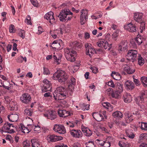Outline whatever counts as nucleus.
<instances>
[{
    "mask_svg": "<svg viewBox=\"0 0 147 147\" xmlns=\"http://www.w3.org/2000/svg\"><path fill=\"white\" fill-rule=\"evenodd\" d=\"M88 11L86 9H83L81 11L80 16V23L81 25H83L88 19Z\"/></svg>",
    "mask_w": 147,
    "mask_h": 147,
    "instance_id": "nucleus-9",
    "label": "nucleus"
},
{
    "mask_svg": "<svg viewBox=\"0 0 147 147\" xmlns=\"http://www.w3.org/2000/svg\"><path fill=\"white\" fill-rule=\"evenodd\" d=\"M92 115L93 118L98 121H100L104 119L103 116L101 113H92Z\"/></svg>",
    "mask_w": 147,
    "mask_h": 147,
    "instance_id": "nucleus-26",
    "label": "nucleus"
},
{
    "mask_svg": "<svg viewBox=\"0 0 147 147\" xmlns=\"http://www.w3.org/2000/svg\"><path fill=\"white\" fill-rule=\"evenodd\" d=\"M125 88L127 90H131L135 88V85L134 83L130 80H127L125 82Z\"/></svg>",
    "mask_w": 147,
    "mask_h": 147,
    "instance_id": "nucleus-24",
    "label": "nucleus"
},
{
    "mask_svg": "<svg viewBox=\"0 0 147 147\" xmlns=\"http://www.w3.org/2000/svg\"><path fill=\"white\" fill-rule=\"evenodd\" d=\"M140 140H147V134H141L139 137Z\"/></svg>",
    "mask_w": 147,
    "mask_h": 147,
    "instance_id": "nucleus-46",
    "label": "nucleus"
},
{
    "mask_svg": "<svg viewBox=\"0 0 147 147\" xmlns=\"http://www.w3.org/2000/svg\"><path fill=\"white\" fill-rule=\"evenodd\" d=\"M20 98L22 102L25 104H28L30 101L31 98L29 94L24 93L22 94Z\"/></svg>",
    "mask_w": 147,
    "mask_h": 147,
    "instance_id": "nucleus-15",
    "label": "nucleus"
},
{
    "mask_svg": "<svg viewBox=\"0 0 147 147\" xmlns=\"http://www.w3.org/2000/svg\"><path fill=\"white\" fill-rule=\"evenodd\" d=\"M62 56V55L60 52L54 53L53 55L54 62L57 64H59L61 62V59Z\"/></svg>",
    "mask_w": 147,
    "mask_h": 147,
    "instance_id": "nucleus-19",
    "label": "nucleus"
},
{
    "mask_svg": "<svg viewBox=\"0 0 147 147\" xmlns=\"http://www.w3.org/2000/svg\"><path fill=\"white\" fill-rule=\"evenodd\" d=\"M69 77L65 71L59 69L53 74L52 78L54 80H58L59 82L64 83Z\"/></svg>",
    "mask_w": 147,
    "mask_h": 147,
    "instance_id": "nucleus-1",
    "label": "nucleus"
},
{
    "mask_svg": "<svg viewBox=\"0 0 147 147\" xmlns=\"http://www.w3.org/2000/svg\"><path fill=\"white\" fill-rule=\"evenodd\" d=\"M141 81L144 87H147V77L143 76L141 78Z\"/></svg>",
    "mask_w": 147,
    "mask_h": 147,
    "instance_id": "nucleus-40",
    "label": "nucleus"
},
{
    "mask_svg": "<svg viewBox=\"0 0 147 147\" xmlns=\"http://www.w3.org/2000/svg\"><path fill=\"white\" fill-rule=\"evenodd\" d=\"M54 97L55 100H62L68 96L66 89L62 87L57 88L53 93Z\"/></svg>",
    "mask_w": 147,
    "mask_h": 147,
    "instance_id": "nucleus-2",
    "label": "nucleus"
},
{
    "mask_svg": "<svg viewBox=\"0 0 147 147\" xmlns=\"http://www.w3.org/2000/svg\"><path fill=\"white\" fill-rule=\"evenodd\" d=\"M38 110L40 112H42L45 110V107L43 106L40 105L38 106Z\"/></svg>",
    "mask_w": 147,
    "mask_h": 147,
    "instance_id": "nucleus-58",
    "label": "nucleus"
},
{
    "mask_svg": "<svg viewBox=\"0 0 147 147\" xmlns=\"http://www.w3.org/2000/svg\"><path fill=\"white\" fill-rule=\"evenodd\" d=\"M141 128L142 130L147 131V123L142 122Z\"/></svg>",
    "mask_w": 147,
    "mask_h": 147,
    "instance_id": "nucleus-43",
    "label": "nucleus"
},
{
    "mask_svg": "<svg viewBox=\"0 0 147 147\" xmlns=\"http://www.w3.org/2000/svg\"><path fill=\"white\" fill-rule=\"evenodd\" d=\"M86 144V147H95L94 142L93 141H89Z\"/></svg>",
    "mask_w": 147,
    "mask_h": 147,
    "instance_id": "nucleus-44",
    "label": "nucleus"
},
{
    "mask_svg": "<svg viewBox=\"0 0 147 147\" xmlns=\"http://www.w3.org/2000/svg\"><path fill=\"white\" fill-rule=\"evenodd\" d=\"M127 49V42H122L119 45L118 50L119 53L123 52Z\"/></svg>",
    "mask_w": 147,
    "mask_h": 147,
    "instance_id": "nucleus-22",
    "label": "nucleus"
},
{
    "mask_svg": "<svg viewBox=\"0 0 147 147\" xmlns=\"http://www.w3.org/2000/svg\"><path fill=\"white\" fill-rule=\"evenodd\" d=\"M90 69L92 72L94 74H96L98 72V69L95 67H91L90 68Z\"/></svg>",
    "mask_w": 147,
    "mask_h": 147,
    "instance_id": "nucleus-53",
    "label": "nucleus"
},
{
    "mask_svg": "<svg viewBox=\"0 0 147 147\" xmlns=\"http://www.w3.org/2000/svg\"><path fill=\"white\" fill-rule=\"evenodd\" d=\"M64 51L65 56L67 60L71 62L75 61L74 56L76 54V53L75 51L72 49L66 48L64 49Z\"/></svg>",
    "mask_w": 147,
    "mask_h": 147,
    "instance_id": "nucleus-4",
    "label": "nucleus"
},
{
    "mask_svg": "<svg viewBox=\"0 0 147 147\" xmlns=\"http://www.w3.org/2000/svg\"><path fill=\"white\" fill-rule=\"evenodd\" d=\"M112 44L111 43L109 44L108 43V45L107 46H104V49H107L109 50L112 47Z\"/></svg>",
    "mask_w": 147,
    "mask_h": 147,
    "instance_id": "nucleus-59",
    "label": "nucleus"
},
{
    "mask_svg": "<svg viewBox=\"0 0 147 147\" xmlns=\"http://www.w3.org/2000/svg\"><path fill=\"white\" fill-rule=\"evenodd\" d=\"M62 41L61 40L59 41L55 40L51 45V47L56 50H60L63 48V47H61L62 45Z\"/></svg>",
    "mask_w": 147,
    "mask_h": 147,
    "instance_id": "nucleus-13",
    "label": "nucleus"
},
{
    "mask_svg": "<svg viewBox=\"0 0 147 147\" xmlns=\"http://www.w3.org/2000/svg\"><path fill=\"white\" fill-rule=\"evenodd\" d=\"M114 141V138L111 136H109L107 137L105 141L102 142H100L99 144L104 147H110L111 144L113 143Z\"/></svg>",
    "mask_w": 147,
    "mask_h": 147,
    "instance_id": "nucleus-6",
    "label": "nucleus"
},
{
    "mask_svg": "<svg viewBox=\"0 0 147 147\" xmlns=\"http://www.w3.org/2000/svg\"><path fill=\"white\" fill-rule=\"evenodd\" d=\"M139 97L143 98V99H144V98H146L145 91H143L141 93V95L140 96H139Z\"/></svg>",
    "mask_w": 147,
    "mask_h": 147,
    "instance_id": "nucleus-64",
    "label": "nucleus"
},
{
    "mask_svg": "<svg viewBox=\"0 0 147 147\" xmlns=\"http://www.w3.org/2000/svg\"><path fill=\"white\" fill-rule=\"evenodd\" d=\"M53 129L55 131L60 134H64L66 132L65 129L63 125L55 124L54 126Z\"/></svg>",
    "mask_w": 147,
    "mask_h": 147,
    "instance_id": "nucleus-12",
    "label": "nucleus"
},
{
    "mask_svg": "<svg viewBox=\"0 0 147 147\" xmlns=\"http://www.w3.org/2000/svg\"><path fill=\"white\" fill-rule=\"evenodd\" d=\"M104 44V40L100 41L97 43V45L99 47H103Z\"/></svg>",
    "mask_w": 147,
    "mask_h": 147,
    "instance_id": "nucleus-55",
    "label": "nucleus"
},
{
    "mask_svg": "<svg viewBox=\"0 0 147 147\" xmlns=\"http://www.w3.org/2000/svg\"><path fill=\"white\" fill-rule=\"evenodd\" d=\"M57 113L59 117H66L70 115V112L69 111H67L65 110L59 109Z\"/></svg>",
    "mask_w": 147,
    "mask_h": 147,
    "instance_id": "nucleus-21",
    "label": "nucleus"
},
{
    "mask_svg": "<svg viewBox=\"0 0 147 147\" xmlns=\"http://www.w3.org/2000/svg\"><path fill=\"white\" fill-rule=\"evenodd\" d=\"M54 32L55 34H59L60 33L61 34H63V32L62 30V29L59 28L54 30Z\"/></svg>",
    "mask_w": 147,
    "mask_h": 147,
    "instance_id": "nucleus-56",
    "label": "nucleus"
},
{
    "mask_svg": "<svg viewBox=\"0 0 147 147\" xmlns=\"http://www.w3.org/2000/svg\"><path fill=\"white\" fill-rule=\"evenodd\" d=\"M63 138L54 134L49 135L46 138L47 141L49 142H53L63 140Z\"/></svg>",
    "mask_w": 147,
    "mask_h": 147,
    "instance_id": "nucleus-10",
    "label": "nucleus"
},
{
    "mask_svg": "<svg viewBox=\"0 0 147 147\" xmlns=\"http://www.w3.org/2000/svg\"><path fill=\"white\" fill-rule=\"evenodd\" d=\"M76 84L75 79L74 78H71L69 80L68 88L71 92L74 89V86Z\"/></svg>",
    "mask_w": 147,
    "mask_h": 147,
    "instance_id": "nucleus-25",
    "label": "nucleus"
},
{
    "mask_svg": "<svg viewBox=\"0 0 147 147\" xmlns=\"http://www.w3.org/2000/svg\"><path fill=\"white\" fill-rule=\"evenodd\" d=\"M32 147H40L39 141L36 139H33L31 140Z\"/></svg>",
    "mask_w": 147,
    "mask_h": 147,
    "instance_id": "nucleus-32",
    "label": "nucleus"
},
{
    "mask_svg": "<svg viewBox=\"0 0 147 147\" xmlns=\"http://www.w3.org/2000/svg\"><path fill=\"white\" fill-rule=\"evenodd\" d=\"M82 130L84 134L87 136H90L92 134V131L87 127L82 125Z\"/></svg>",
    "mask_w": 147,
    "mask_h": 147,
    "instance_id": "nucleus-23",
    "label": "nucleus"
},
{
    "mask_svg": "<svg viewBox=\"0 0 147 147\" xmlns=\"http://www.w3.org/2000/svg\"><path fill=\"white\" fill-rule=\"evenodd\" d=\"M15 127L12 124L9 123L8 122H5L4 124L3 129L5 130V132L9 134L13 133L15 131L13 128Z\"/></svg>",
    "mask_w": 147,
    "mask_h": 147,
    "instance_id": "nucleus-8",
    "label": "nucleus"
},
{
    "mask_svg": "<svg viewBox=\"0 0 147 147\" xmlns=\"http://www.w3.org/2000/svg\"><path fill=\"white\" fill-rule=\"evenodd\" d=\"M25 22L28 24H31L32 23L31 22V18L30 16H28L27 18L25 20Z\"/></svg>",
    "mask_w": 147,
    "mask_h": 147,
    "instance_id": "nucleus-50",
    "label": "nucleus"
},
{
    "mask_svg": "<svg viewBox=\"0 0 147 147\" xmlns=\"http://www.w3.org/2000/svg\"><path fill=\"white\" fill-rule=\"evenodd\" d=\"M5 101L7 104H9L12 100H10V98L8 96H6L5 98Z\"/></svg>",
    "mask_w": 147,
    "mask_h": 147,
    "instance_id": "nucleus-62",
    "label": "nucleus"
},
{
    "mask_svg": "<svg viewBox=\"0 0 147 147\" xmlns=\"http://www.w3.org/2000/svg\"><path fill=\"white\" fill-rule=\"evenodd\" d=\"M47 119L51 120L55 119L57 117L56 112L54 110H49L43 115Z\"/></svg>",
    "mask_w": 147,
    "mask_h": 147,
    "instance_id": "nucleus-7",
    "label": "nucleus"
},
{
    "mask_svg": "<svg viewBox=\"0 0 147 147\" xmlns=\"http://www.w3.org/2000/svg\"><path fill=\"white\" fill-rule=\"evenodd\" d=\"M121 93L118 91H112L111 93V95L112 97L115 98H118L119 97V94Z\"/></svg>",
    "mask_w": 147,
    "mask_h": 147,
    "instance_id": "nucleus-37",
    "label": "nucleus"
},
{
    "mask_svg": "<svg viewBox=\"0 0 147 147\" xmlns=\"http://www.w3.org/2000/svg\"><path fill=\"white\" fill-rule=\"evenodd\" d=\"M32 112L31 109H26L24 111V114L28 117L32 115Z\"/></svg>",
    "mask_w": 147,
    "mask_h": 147,
    "instance_id": "nucleus-41",
    "label": "nucleus"
},
{
    "mask_svg": "<svg viewBox=\"0 0 147 147\" xmlns=\"http://www.w3.org/2000/svg\"><path fill=\"white\" fill-rule=\"evenodd\" d=\"M14 26L12 24H11L9 27V31L10 33H13L15 32L14 30Z\"/></svg>",
    "mask_w": 147,
    "mask_h": 147,
    "instance_id": "nucleus-51",
    "label": "nucleus"
},
{
    "mask_svg": "<svg viewBox=\"0 0 147 147\" xmlns=\"http://www.w3.org/2000/svg\"><path fill=\"white\" fill-rule=\"evenodd\" d=\"M123 86L122 84L120 83L117 84V85L116 86L117 89L118 90L117 91L121 93L123 90Z\"/></svg>",
    "mask_w": 147,
    "mask_h": 147,
    "instance_id": "nucleus-42",
    "label": "nucleus"
},
{
    "mask_svg": "<svg viewBox=\"0 0 147 147\" xmlns=\"http://www.w3.org/2000/svg\"><path fill=\"white\" fill-rule=\"evenodd\" d=\"M9 105L10 107V110H14L17 107L16 103L13 101H11Z\"/></svg>",
    "mask_w": 147,
    "mask_h": 147,
    "instance_id": "nucleus-38",
    "label": "nucleus"
},
{
    "mask_svg": "<svg viewBox=\"0 0 147 147\" xmlns=\"http://www.w3.org/2000/svg\"><path fill=\"white\" fill-rule=\"evenodd\" d=\"M112 116L114 117L122 118L123 117L122 113L119 111H117L113 113Z\"/></svg>",
    "mask_w": 147,
    "mask_h": 147,
    "instance_id": "nucleus-33",
    "label": "nucleus"
},
{
    "mask_svg": "<svg viewBox=\"0 0 147 147\" xmlns=\"http://www.w3.org/2000/svg\"><path fill=\"white\" fill-rule=\"evenodd\" d=\"M126 134L127 136L130 138L133 139L135 135L134 134L130 132L129 131H126Z\"/></svg>",
    "mask_w": 147,
    "mask_h": 147,
    "instance_id": "nucleus-47",
    "label": "nucleus"
},
{
    "mask_svg": "<svg viewBox=\"0 0 147 147\" xmlns=\"http://www.w3.org/2000/svg\"><path fill=\"white\" fill-rule=\"evenodd\" d=\"M125 119L126 123H128L131 122L133 120V115L130 113H125Z\"/></svg>",
    "mask_w": 147,
    "mask_h": 147,
    "instance_id": "nucleus-29",
    "label": "nucleus"
},
{
    "mask_svg": "<svg viewBox=\"0 0 147 147\" xmlns=\"http://www.w3.org/2000/svg\"><path fill=\"white\" fill-rule=\"evenodd\" d=\"M28 129L30 131H31L34 129V128L35 127V125L33 124H28L27 125Z\"/></svg>",
    "mask_w": 147,
    "mask_h": 147,
    "instance_id": "nucleus-57",
    "label": "nucleus"
},
{
    "mask_svg": "<svg viewBox=\"0 0 147 147\" xmlns=\"http://www.w3.org/2000/svg\"><path fill=\"white\" fill-rule=\"evenodd\" d=\"M138 64L139 65H142L144 64V60L141 57V55L139 54L138 57Z\"/></svg>",
    "mask_w": 147,
    "mask_h": 147,
    "instance_id": "nucleus-36",
    "label": "nucleus"
},
{
    "mask_svg": "<svg viewBox=\"0 0 147 147\" xmlns=\"http://www.w3.org/2000/svg\"><path fill=\"white\" fill-rule=\"evenodd\" d=\"M143 13H142L137 12L134 13V20L137 22L140 23V24L143 22L142 20Z\"/></svg>",
    "mask_w": 147,
    "mask_h": 147,
    "instance_id": "nucleus-16",
    "label": "nucleus"
},
{
    "mask_svg": "<svg viewBox=\"0 0 147 147\" xmlns=\"http://www.w3.org/2000/svg\"><path fill=\"white\" fill-rule=\"evenodd\" d=\"M25 31L24 30H21L19 33V35L24 39L25 37Z\"/></svg>",
    "mask_w": 147,
    "mask_h": 147,
    "instance_id": "nucleus-45",
    "label": "nucleus"
},
{
    "mask_svg": "<svg viewBox=\"0 0 147 147\" xmlns=\"http://www.w3.org/2000/svg\"><path fill=\"white\" fill-rule=\"evenodd\" d=\"M135 42H136L138 45H140L143 42L144 39L142 36L137 37L135 39Z\"/></svg>",
    "mask_w": 147,
    "mask_h": 147,
    "instance_id": "nucleus-35",
    "label": "nucleus"
},
{
    "mask_svg": "<svg viewBox=\"0 0 147 147\" xmlns=\"http://www.w3.org/2000/svg\"><path fill=\"white\" fill-rule=\"evenodd\" d=\"M145 24L144 22H143L140 24V32L142 33V32L143 30H144L145 28Z\"/></svg>",
    "mask_w": 147,
    "mask_h": 147,
    "instance_id": "nucleus-52",
    "label": "nucleus"
},
{
    "mask_svg": "<svg viewBox=\"0 0 147 147\" xmlns=\"http://www.w3.org/2000/svg\"><path fill=\"white\" fill-rule=\"evenodd\" d=\"M53 15V13L51 11L45 14L44 16V18L49 21L51 24H53L55 22Z\"/></svg>",
    "mask_w": 147,
    "mask_h": 147,
    "instance_id": "nucleus-14",
    "label": "nucleus"
},
{
    "mask_svg": "<svg viewBox=\"0 0 147 147\" xmlns=\"http://www.w3.org/2000/svg\"><path fill=\"white\" fill-rule=\"evenodd\" d=\"M124 28L125 29L131 32H136V26L131 23L124 26Z\"/></svg>",
    "mask_w": 147,
    "mask_h": 147,
    "instance_id": "nucleus-20",
    "label": "nucleus"
},
{
    "mask_svg": "<svg viewBox=\"0 0 147 147\" xmlns=\"http://www.w3.org/2000/svg\"><path fill=\"white\" fill-rule=\"evenodd\" d=\"M50 34L52 36L53 38L54 39H55L57 38V34L56 33L55 34L54 32H53V31H50Z\"/></svg>",
    "mask_w": 147,
    "mask_h": 147,
    "instance_id": "nucleus-61",
    "label": "nucleus"
},
{
    "mask_svg": "<svg viewBox=\"0 0 147 147\" xmlns=\"http://www.w3.org/2000/svg\"><path fill=\"white\" fill-rule=\"evenodd\" d=\"M124 100L125 102L129 103L132 100L131 96L129 93L125 92L123 95Z\"/></svg>",
    "mask_w": 147,
    "mask_h": 147,
    "instance_id": "nucleus-28",
    "label": "nucleus"
},
{
    "mask_svg": "<svg viewBox=\"0 0 147 147\" xmlns=\"http://www.w3.org/2000/svg\"><path fill=\"white\" fill-rule=\"evenodd\" d=\"M118 144L121 147H127L130 146L129 144L123 140L120 141L118 143Z\"/></svg>",
    "mask_w": 147,
    "mask_h": 147,
    "instance_id": "nucleus-34",
    "label": "nucleus"
},
{
    "mask_svg": "<svg viewBox=\"0 0 147 147\" xmlns=\"http://www.w3.org/2000/svg\"><path fill=\"white\" fill-rule=\"evenodd\" d=\"M136 102L138 105H140V103H142L144 100V99L139 96L138 97L136 98Z\"/></svg>",
    "mask_w": 147,
    "mask_h": 147,
    "instance_id": "nucleus-48",
    "label": "nucleus"
},
{
    "mask_svg": "<svg viewBox=\"0 0 147 147\" xmlns=\"http://www.w3.org/2000/svg\"><path fill=\"white\" fill-rule=\"evenodd\" d=\"M86 50V55H89L90 57L95 53V51L90 43H86L85 44Z\"/></svg>",
    "mask_w": 147,
    "mask_h": 147,
    "instance_id": "nucleus-11",
    "label": "nucleus"
},
{
    "mask_svg": "<svg viewBox=\"0 0 147 147\" xmlns=\"http://www.w3.org/2000/svg\"><path fill=\"white\" fill-rule=\"evenodd\" d=\"M43 74L44 75H48L50 74V72L48 68L45 67H43Z\"/></svg>",
    "mask_w": 147,
    "mask_h": 147,
    "instance_id": "nucleus-49",
    "label": "nucleus"
},
{
    "mask_svg": "<svg viewBox=\"0 0 147 147\" xmlns=\"http://www.w3.org/2000/svg\"><path fill=\"white\" fill-rule=\"evenodd\" d=\"M70 132L71 135L74 137L79 138L82 136V133L80 130L70 129Z\"/></svg>",
    "mask_w": 147,
    "mask_h": 147,
    "instance_id": "nucleus-17",
    "label": "nucleus"
},
{
    "mask_svg": "<svg viewBox=\"0 0 147 147\" xmlns=\"http://www.w3.org/2000/svg\"><path fill=\"white\" fill-rule=\"evenodd\" d=\"M124 70L129 74H132L135 71L134 69H132L127 65H125Z\"/></svg>",
    "mask_w": 147,
    "mask_h": 147,
    "instance_id": "nucleus-30",
    "label": "nucleus"
},
{
    "mask_svg": "<svg viewBox=\"0 0 147 147\" xmlns=\"http://www.w3.org/2000/svg\"><path fill=\"white\" fill-rule=\"evenodd\" d=\"M24 147H30V144L29 142H24L23 143Z\"/></svg>",
    "mask_w": 147,
    "mask_h": 147,
    "instance_id": "nucleus-63",
    "label": "nucleus"
},
{
    "mask_svg": "<svg viewBox=\"0 0 147 147\" xmlns=\"http://www.w3.org/2000/svg\"><path fill=\"white\" fill-rule=\"evenodd\" d=\"M21 129L22 132L24 133H28L30 132L28 127H25L23 125L21 126Z\"/></svg>",
    "mask_w": 147,
    "mask_h": 147,
    "instance_id": "nucleus-39",
    "label": "nucleus"
},
{
    "mask_svg": "<svg viewBox=\"0 0 147 147\" xmlns=\"http://www.w3.org/2000/svg\"><path fill=\"white\" fill-rule=\"evenodd\" d=\"M30 1L34 6L37 7L38 6V3L37 0H30Z\"/></svg>",
    "mask_w": 147,
    "mask_h": 147,
    "instance_id": "nucleus-60",
    "label": "nucleus"
},
{
    "mask_svg": "<svg viewBox=\"0 0 147 147\" xmlns=\"http://www.w3.org/2000/svg\"><path fill=\"white\" fill-rule=\"evenodd\" d=\"M44 83L43 86L42 88V91L43 92H45L50 90L48 89L51 87V85L50 82L46 79H45L43 81Z\"/></svg>",
    "mask_w": 147,
    "mask_h": 147,
    "instance_id": "nucleus-18",
    "label": "nucleus"
},
{
    "mask_svg": "<svg viewBox=\"0 0 147 147\" xmlns=\"http://www.w3.org/2000/svg\"><path fill=\"white\" fill-rule=\"evenodd\" d=\"M111 76L113 77V79L116 80H119L121 79V76L120 74L115 71L112 72Z\"/></svg>",
    "mask_w": 147,
    "mask_h": 147,
    "instance_id": "nucleus-31",
    "label": "nucleus"
},
{
    "mask_svg": "<svg viewBox=\"0 0 147 147\" xmlns=\"http://www.w3.org/2000/svg\"><path fill=\"white\" fill-rule=\"evenodd\" d=\"M9 120L11 122L17 121L19 118V116L17 114H11L7 116Z\"/></svg>",
    "mask_w": 147,
    "mask_h": 147,
    "instance_id": "nucleus-27",
    "label": "nucleus"
},
{
    "mask_svg": "<svg viewBox=\"0 0 147 147\" xmlns=\"http://www.w3.org/2000/svg\"><path fill=\"white\" fill-rule=\"evenodd\" d=\"M72 14L68 9H65L61 11L58 17L60 21L65 22L70 20L72 17Z\"/></svg>",
    "mask_w": 147,
    "mask_h": 147,
    "instance_id": "nucleus-3",
    "label": "nucleus"
},
{
    "mask_svg": "<svg viewBox=\"0 0 147 147\" xmlns=\"http://www.w3.org/2000/svg\"><path fill=\"white\" fill-rule=\"evenodd\" d=\"M24 60V57L22 56H20L17 59V61L19 63H22Z\"/></svg>",
    "mask_w": 147,
    "mask_h": 147,
    "instance_id": "nucleus-54",
    "label": "nucleus"
},
{
    "mask_svg": "<svg viewBox=\"0 0 147 147\" xmlns=\"http://www.w3.org/2000/svg\"><path fill=\"white\" fill-rule=\"evenodd\" d=\"M138 53V51L135 50H129L127 53V59L129 61H132L133 62L136 60L137 59V55Z\"/></svg>",
    "mask_w": 147,
    "mask_h": 147,
    "instance_id": "nucleus-5",
    "label": "nucleus"
}]
</instances>
